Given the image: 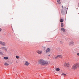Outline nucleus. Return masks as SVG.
Returning <instances> with one entry per match:
<instances>
[{"label": "nucleus", "mask_w": 79, "mask_h": 79, "mask_svg": "<svg viewBox=\"0 0 79 79\" xmlns=\"http://www.w3.org/2000/svg\"><path fill=\"white\" fill-rule=\"evenodd\" d=\"M61 31H63L64 32H65V29L64 28H61Z\"/></svg>", "instance_id": "nucleus-12"}, {"label": "nucleus", "mask_w": 79, "mask_h": 79, "mask_svg": "<svg viewBox=\"0 0 79 79\" xmlns=\"http://www.w3.org/2000/svg\"><path fill=\"white\" fill-rule=\"evenodd\" d=\"M62 75L64 76H66V74L64 73H62Z\"/></svg>", "instance_id": "nucleus-18"}, {"label": "nucleus", "mask_w": 79, "mask_h": 79, "mask_svg": "<svg viewBox=\"0 0 79 79\" xmlns=\"http://www.w3.org/2000/svg\"><path fill=\"white\" fill-rule=\"evenodd\" d=\"M64 8H65V9H66V7H64Z\"/></svg>", "instance_id": "nucleus-26"}, {"label": "nucleus", "mask_w": 79, "mask_h": 79, "mask_svg": "<svg viewBox=\"0 0 79 79\" xmlns=\"http://www.w3.org/2000/svg\"><path fill=\"white\" fill-rule=\"evenodd\" d=\"M56 71H60V68H57L56 69Z\"/></svg>", "instance_id": "nucleus-17"}, {"label": "nucleus", "mask_w": 79, "mask_h": 79, "mask_svg": "<svg viewBox=\"0 0 79 79\" xmlns=\"http://www.w3.org/2000/svg\"><path fill=\"white\" fill-rule=\"evenodd\" d=\"M63 20L62 19H60V22L61 23H62V22H63Z\"/></svg>", "instance_id": "nucleus-19"}, {"label": "nucleus", "mask_w": 79, "mask_h": 79, "mask_svg": "<svg viewBox=\"0 0 79 79\" xmlns=\"http://www.w3.org/2000/svg\"><path fill=\"white\" fill-rule=\"evenodd\" d=\"M63 26H64V25H63V23H61V27H63Z\"/></svg>", "instance_id": "nucleus-16"}, {"label": "nucleus", "mask_w": 79, "mask_h": 79, "mask_svg": "<svg viewBox=\"0 0 79 79\" xmlns=\"http://www.w3.org/2000/svg\"><path fill=\"white\" fill-rule=\"evenodd\" d=\"M25 64L26 66H28L29 64V63L27 61H26Z\"/></svg>", "instance_id": "nucleus-11"}, {"label": "nucleus", "mask_w": 79, "mask_h": 79, "mask_svg": "<svg viewBox=\"0 0 79 79\" xmlns=\"http://www.w3.org/2000/svg\"><path fill=\"white\" fill-rule=\"evenodd\" d=\"M2 31V28H0V32H1Z\"/></svg>", "instance_id": "nucleus-23"}, {"label": "nucleus", "mask_w": 79, "mask_h": 79, "mask_svg": "<svg viewBox=\"0 0 79 79\" xmlns=\"http://www.w3.org/2000/svg\"><path fill=\"white\" fill-rule=\"evenodd\" d=\"M0 44L3 46H5V45H6L5 43L2 41H0Z\"/></svg>", "instance_id": "nucleus-3"}, {"label": "nucleus", "mask_w": 79, "mask_h": 79, "mask_svg": "<svg viewBox=\"0 0 79 79\" xmlns=\"http://www.w3.org/2000/svg\"><path fill=\"white\" fill-rule=\"evenodd\" d=\"M63 6H62V8H63Z\"/></svg>", "instance_id": "nucleus-27"}, {"label": "nucleus", "mask_w": 79, "mask_h": 79, "mask_svg": "<svg viewBox=\"0 0 79 79\" xmlns=\"http://www.w3.org/2000/svg\"><path fill=\"white\" fill-rule=\"evenodd\" d=\"M61 12L62 15H65L66 14V12H65V11L63 10V9L61 10Z\"/></svg>", "instance_id": "nucleus-6"}, {"label": "nucleus", "mask_w": 79, "mask_h": 79, "mask_svg": "<svg viewBox=\"0 0 79 79\" xmlns=\"http://www.w3.org/2000/svg\"><path fill=\"white\" fill-rule=\"evenodd\" d=\"M60 42L61 44H63V42L61 41H60Z\"/></svg>", "instance_id": "nucleus-22"}, {"label": "nucleus", "mask_w": 79, "mask_h": 79, "mask_svg": "<svg viewBox=\"0 0 79 79\" xmlns=\"http://www.w3.org/2000/svg\"><path fill=\"white\" fill-rule=\"evenodd\" d=\"M9 64H8L7 63H6L4 64V65H5V66H8Z\"/></svg>", "instance_id": "nucleus-15"}, {"label": "nucleus", "mask_w": 79, "mask_h": 79, "mask_svg": "<svg viewBox=\"0 0 79 79\" xmlns=\"http://www.w3.org/2000/svg\"><path fill=\"white\" fill-rule=\"evenodd\" d=\"M37 52L39 54H42V52L41 51H37Z\"/></svg>", "instance_id": "nucleus-10"}, {"label": "nucleus", "mask_w": 79, "mask_h": 79, "mask_svg": "<svg viewBox=\"0 0 79 79\" xmlns=\"http://www.w3.org/2000/svg\"><path fill=\"white\" fill-rule=\"evenodd\" d=\"M60 2V0H57V2L58 4H60L61 3V2Z\"/></svg>", "instance_id": "nucleus-13"}, {"label": "nucleus", "mask_w": 79, "mask_h": 79, "mask_svg": "<svg viewBox=\"0 0 79 79\" xmlns=\"http://www.w3.org/2000/svg\"><path fill=\"white\" fill-rule=\"evenodd\" d=\"M43 48H45V47H43Z\"/></svg>", "instance_id": "nucleus-24"}, {"label": "nucleus", "mask_w": 79, "mask_h": 79, "mask_svg": "<svg viewBox=\"0 0 79 79\" xmlns=\"http://www.w3.org/2000/svg\"><path fill=\"white\" fill-rule=\"evenodd\" d=\"M1 49H2V50H5L6 52L7 51V48H6L4 47H2L1 48Z\"/></svg>", "instance_id": "nucleus-7"}, {"label": "nucleus", "mask_w": 79, "mask_h": 79, "mask_svg": "<svg viewBox=\"0 0 79 79\" xmlns=\"http://www.w3.org/2000/svg\"><path fill=\"white\" fill-rule=\"evenodd\" d=\"M4 60H8V57H4Z\"/></svg>", "instance_id": "nucleus-14"}, {"label": "nucleus", "mask_w": 79, "mask_h": 79, "mask_svg": "<svg viewBox=\"0 0 79 79\" xmlns=\"http://www.w3.org/2000/svg\"><path fill=\"white\" fill-rule=\"evenodd\" d=\"M57 58H62V56L60 55H58L55 57V59H57Z\"/></svg>", "instance_id": "nucleus-4"}, {"label": "nucleus", "mask_w": 79, "mask_h": 79, "mask_svg": "<svg viewBox=\"0 0 79 79\" xmlns=\"http://www.w3.org/2000/svg\"><path fill=\"white\" fill-rule=\"evenodd\" d=\"M73 45H74V42L72 41L69 43V46H71Z\"/></svg>", "instance_id": "nucleus-8"}, {"label": "nucleus", "mask_w": 79, "mask_h": 79, "mask_svg": "<svg viewBox=\"0 0 79 79\" xmlns=\"http://www.w3.org/2000/svg\"><path fill=\"white\" fill-rule=\"evenodd\" d=\"M39 64H41V65H48V62L47 61H45L43 59H40L39 61Z\"/></svg>", "instance_id": "nucleus-1"}, {"label": "nucleus", "mask_w": 79, "mask_h": 79, "mask_svg": "<svg viewBox=\"0 0 79 79\" xmlns=\"http://www.w3.org/2000/svg\"><path fill=\"white\" fill-rule=\"evenodd\" d=\"M50 49L49 48H47L46 51V53L49 52H50Z\"/></svg>", "instance_id": "nucleus-9"}, {"label": "nucleus", "mask_w": 79, "mask_h": 79, "mask_svg": "<svg viewBox=\"0 0 79 79\" xmlns=\"http://www.w3.org/2000/svg\"><path fill=\"white\" fill-rule=\"evenodd\" d=\"M48 56H50V55H48Z\"/></svg>", "instance_id": "nucleus-28"}, {"label": "nucleus", "mask_w": 79, "mask_h": 79, "mask_svg": "<svg viewBox=\"0 0 79 79\" xmlns=\"http://www.w3.org/2000/svg\"><path fill=\"white\" fill-rule=\"evenodd\" d=\"M79 67V64H76L73 66L72 67V69H74V70H75V69H77V68H78Z\"/></svg>", "instance_id": "nucleus-2"}, {"label": "nucleus", "mask_w": 79, "mask_h": 79, "mask_svg": "<svg viewBox=\"0 0 79 79\" xmlns=\"http://www.w3.org/2000/svg\"><path fill=\"white\" fill-rule=\"evenodd\" d=\"M0 55H3V53L0 52Z\"/></svg>", "instance_id": "nucleus-21"}, {"label": "nucleus", "mask_w": 79, "mask_h": 79, "mask_svg": "<svg viewBox=\"0 0 79 79\" xmlns=\"http://www.w3.org/2000/svg\"><path fill=\"white\" fill-rule=\"evenodd\" d=\"M69 64L68 63H65L64 64V66L66 68H68V67H69Z\"/></svg>", "instance_id": "nucleus-5"}, {"label": "nucleus", "mask_w": 79, "mask_h": 79, "mask_svg": "<svg viewBox=\"0 0 79 79\" xmlns=\"http://www.w3.org/2000/svg\"><path fill=\"white\" fill-rule=\"evenodd\" d=\"M77 55H78V56H79V53H77Z\"/></svg>", "instance_id": "nucleus-25"}, {"label": "nucleus", "mask_w": 79, "mask_h": 79, "mask_svg": "<svg viewBox=\"0 0 79 79\" xmlns=\"http://www.w3.org/2000/svg\"><path fill=\"white\" fill-rule=\"evenodd\" d=\"M16 58H17V59H19V56H16Z\"/></svg>", "instance_id": "nucleus-20"}]
</instances>
